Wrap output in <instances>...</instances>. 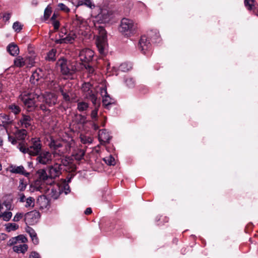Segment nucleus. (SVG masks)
<instances>
[{
	"label": "nucleus",
	"mask_w": 258,
	"mask_h": 258,
	"mask_svg": "<svg viewBox=\"0 0 258 258\" xmlns=\"http://www.w3.org/2000/svg\"><path fill=\"white\" fill-rule=\"evenodd\" d=\"M31 145L26 147L25 144L20 143L17 148L19 150L24 154L27 153L30 156H37L41 152L42 145L39 138H32L31 140Z\"/></svg>",
	"instance_id": "nucleus-1"
},
{
	"label": "nucleus",
	"mask_w": 258,
	"mask_h": 258,
	"mask_svg": "<svg viewBox=\"0 0 258 258\" xmlns=\"http://www.w3.org/2000/svg\"><path fill=\"white\" fill-rule=\"evenodd\" d=\"M91 20H84L81 17L76 15L73 19L72 26L73 29L78 33V34L85 36L90 30Z\"/></svg>",
	"instance_id": "nucleus-2"
},
{
	"label": "nucleus",
	"mask_w": 258,
	"mask_h": 258,
	"mask_svg": "<svg viewBox=\"0 0 258 258\" xmlns=\"http://www.w3.org/2000/svg\"><path fill=\"white\" fill-rule=\"evenodd\" d=\"M138 29L137 24L131 19L123 18L119 28V31L126 37L134 35Z\"/></svg>",
	"instance_id": "nucleus-3"
},
{
	"label": "nucleus",
	"mask_w": 258,
	"mask_h": 258,
	"mask_svg": "<svg viewBox=\"0 0 258 258\" xmlns=\"http://www.w3.org/2000/svg\"><path fill=\"white\" fill-rule=\"evenodd\" d=\"M56 66L64 75H71L78 71L75 65L73 64L70 61L67 60L64 58L59 59L56 62Z\"/></svg>",
	"instance_id": "nucleus-4"
},
{
	"label": "nucleus",
	"mask_w": 258,
	"mask_h": 258,
	"mask_svg": "<svg viewBox=\"0 0 258 258\" xmlns=\"http://www.w3.org/2000/svg\"><path fill=\"white\" fill-rule=\"evenodd\" d=\"M41 101L43 103L39 106V108L43 111H48L47 106L52 107L56 104L57 102V96L52 93L45 92L41 97Z\"/></svg>",
	"instance_id": "nucleus-5"
},
{
	"label": "nucleus",
	"mask_w": 258,
	"mask_h": 258,
	"mask_svg": "<svg viewBox=\"0 0 258 258\" xmlns=\"http://www.w3.org/2000/svg\"><path fill=\"white\" fill-rule=\"evenodd\" d=\"M97 30L99 36L96 40V46L101 54L105 53V50L107 45L106 31L103 26L98 27Z\"/></svg>",
	"instance_id": "nucleus-6"
},
{
	"label": "nucleus",
	"mask_w": 258,
	"mask_h": 258,
	"mask_svg": "<svg viewBox=\"0 0 258 258\" xmlns=\"http://www.w3.org/2000/svg\"><path fill=\"white\" fill-rule=\"evenodd\" d=\"M50 147L54 150V158L67 153L70 150V146L68 144L59 141L52 140L50 143Z\"/></svg>",
	"instance_id": "nucleus-7"
},
{
	"label": "nucleus",
	"mask_w": 258,
	"mask_h": 258,
	"mask_svg": "<svg viewBox=\"0 0 258 258\" xmlns=\"http://www.w3.org/2000/svg\"><path fill=\"white\" fill-rule=\"evenodd\" d=\"M94 55V51L89 48H84L80 50L79 53V57L80 60L86 63L84 65L85 68L88 70L90 73H93L94 69L89 64L93 59Z\"/></svg>",
	"instance_id": "nucleus-8"
},
{
	"label": "nucleus",
	"mask_w": 258,
	"mask_h": 258,
	"mask_svg": "<svg viewBox=\"0 0 258 258\" xmlns=\"http://www.w3.org/2000/svg\"><path fill=\"white\" fill-rule=\"evenodd\" d=\"M85 98L91 101L94 105L97 104V94L93 91L92 85L89 83L83 84L81 88Z\"/></svg>",
	"instance_id": "nucleus-9"
},
{
	"label": "nucleus",
	"mask_w": 258,
	"mask_h": 258,
	"mask_svg": "<svg viewBox=\"0 0 258 258\" xmlns=\"http://www.w3.org/2000/svg\"><path fill=\"white\" fill-rule=\"evenodd\" d=\"M19 99L23 102L25 107L30 111L34 109L37 106L35 101V97L32 93L24 91L19 96Z\"/></svg>",
	"instance_id": "nucleus-10"
},
{
	"label": "nucleus",
	"mask_w": 258,
	"mask_h": 258,
	"mask_svg": "<svg viewBox=\"0 0 258 258\" xmlns=\"http://www.w3.org/2000/svg\"><path fill=\"white\" fill-rule=\"evenodd\" d=\"M150 40L146 35L141 36L139 43V49L144 54H148V51L151 49V44Z\"/></svg>",
	"instance_id": "nucleus-11"
},
{
	"label": "nucleus",
	"mask_w": 258,
	"mask_h": 258,
	"mask_svg": "<svg viewBox=\"0 0 258 258\" xmlns=\"http://www.w3.org/2000/svg\"><path fill=\"white\" fill-rule=\"evenodd\" d=\"M40 213L36 210L27 212L24 215V221L26 224L33 225L36 223L40 218Z\"/></svg>",
	"instance_id": "nucleus-12"
},
{
	"label": "nucleus",
	"mask_w": 258,
	"mask_h": 258,
	"mask_svg": "<svg viewBox=\"0 0 258 258\" xmlns=\"http://www.w3.org/2000/svg\"><path fill=\"white\" fill-rule=\"evenodd\" d=\"M100 94L102 97L103 105L106 109H109L110 106L114 104V100L108 94L106 88H102L100 90Z\"/></svg>",
	"instance_id": "nucleus-13"
},
{
	"label": "nucleus",
	"mask_w": 258,
	"mask_h": 258,
	"mask_svg": "<svg viewBox=\"0 0 258 258\" xmlns=\"http://www.w3.org/2000/svg\"><path fill=\"white\" fill-rule=\"evenodd\" d=\"M50 178H55L59 176L61 173V169L59 162H55L53 165L49 166L47 168Z\"/></svg>",
	"instance_id": "nucleus-14"
},
{
	"label": "nucleus",
	"mask_w": 258,
	"mask_h": 258,
	"mask_svg": "<svg viewBox=\"0 0 258 258\" xmlns=\"http://www.w3.org/2000/svg\"><path fill=\"white\" fill-rule=\"evenodd\" d=\"M112 12L107 9H101L98 15V19L100 23H106L108 22L112 17Z\"/></svg>",
	"instance_id": "nucleus-15"
},
{
	"label": "nucleus",
	"mask_w": 258,
	"mask_h": 258,
	"mask_svg": "<svg viewBox=\"0 0 258 258\" xmlns=\"http://www.w3.org/2000/svg\"><path fill=\"white\" fill-rule=\"evenodd\" d=\"M19 201L20 203H25L24 207L26 208L32 209L35 205V199L34 198L29 197L26 198L25 195L23 193H19Z\"/></svg>",
	"instance_id": "nucleus-16"
},
{
	"label": "nucleus",
	"mask_w": 258,
	"mask_h": 258,
	"mask_svg": "<svg viewBox=\"0 0 258 258\" xmlns=\"http://www.w3.org/2000/svg\"><path fill=\"white\" fill-rule=\"evenodd\" d=\"M36 158L37 161L43 165L48 164L52 158L51 154L48 151H44L40 153Z\"/></svg>",
	"instance_id": "nucleus-17"
},
{
	"label": "nucleus",
	"mask_w": 258,
	"mask_h": 258,
	"mask_svg": "<svg viewBox=\"0 0 258 258\" xmlns=\"http://www.w3.org/2000/svg\"><path fill=\"white\" fill-rule=\"evenodd\" d=\"M32 121L33 118L29 115L23 113L18 122V124L23 128H28L32 126Z\"/></svg>",
	"instance_id": "nucleus-18"
},
{
	"label": "nucleus",
	"mask_w": 258,
	"mask_h": 258,
	"mask_svg": "<svg viewBox=\"0 0 258 258\" xmlns=\"http://www.w3.org/2000/svg\"><path fill=\"white\" fill-rule=\"evenodd\" d=\"M111 138L108 132L105 129L101 130L99 131L98 139L102 145L109 143Z\"/></svg>",
	"instance_id": "nucleus-19"
},
{
	"label": "nucleus",
	"mask_w": 258,
	"mask_h": 258,
	"mask_svg": "<svg viewBox=\"0 0 258 258\" xmlns=\"http://www.w3.org/2000/svg\"><path fill=\"white\" fill-rule=\"evenodd\" d=\"M10 172L13 173L20 174L28 177L30 173L25 170L24 167L22 166H11L10 167Z\"/></svg>",
	"instance_id": "nucleus-20"
},
{
	"label": "nucleus",
	"mask_w": 258,
	"mask_h": 258,
	"mask_svg": "<svg viewBox=\"0 0 258 258\" xmlns=\"http://www.w3.org/2000/svg\"><path fill=\"white\" fill-rule=\"evenodd\" d=\"M43 72L40 69H37L33 72L31 77L30 82L32 84H35L43 77Z\"/></svg>",
	"instance_id": "nucleus-21"
},
{
	"label": "nucleus",
	"mask_w": 258,
	"mask_h": 258,
	"mask_svg": "<svg viewBox=\"0 0 258 258\" xmlns=\"http://www.w3.org/2000/svg\"><path fill=\"white\" fill-rule=\"evenodd\" d=\"M55 162H59L60 168L62 169V166H67L70 163L71 160L69 157H67L63 155L57 156L55 158Z\"/></svg>",
	"instance_id": "nucleus-22"
},
{
	"label": "nucleus",
	"mask_w": 258,
	"mask_h": 258,
	"mask_svg": "<svg viewBox=\"0 0 258 258\" xmlns=\"http://www.w3.org/2000/svg\"><path fill=\"white\" fill-rule=\"evenodd\" d=\"M148 37L153 43H158L160 40L159 32L157 30H151L148 33Z\"/></svg>",
	"instance_id": "nucleus-23"
},
{
	"label": "nucleus",
	"mask_w": 258,
	"mask_h": 258,
	"mask_svg": "<svg viewBox=\"0 0 258 258\" xmlns=\"http://www.w3.org/2000/svg\"><path fill=\"white\" fill-rule=\"evenodd\" d=\"M81 34H78V33L73 29L67 35V36L63 38L65 43H72L73 41Z\"/></svg>",
	"instance_id": "nucleus-24"
},
{
	"label": "nucleus",
	"mask_w": 258,
	"mask_h": 258,
	"mask_svg": "<svg viewBox=\"0 0 258 258\" xmlns=\"http://www.w3.org/2000/svg\"><path fill=\"white\" fill-rule=\"evenodd\" d=\"M15 135L17 140L21 141H22L21 143H24V141L27 135V132L25 129L22 128L17 130L15 132Z\"/></svg>",
	"instance_id": "nucleus-25"
},
{
	"label": "nucleus",
	"mask_w": 258,
	"mask_h": 258,
	"mask_svg": "<svg viewBox=\"0 0 258 258\" xmlns=\"http://www.w3.org/2000/svg\"><path fill=\"white\" fill-rule=\"evenodd\" d=\"M48 190H50L51 197L54 199H56L59 197L62 189H60V187L56 185L55 186L54 185L50 186Z\"/></svg>",
	"instance_id": "nucleus-26"
},
{
	"label": "nucleus",
	"mask_w": 258,
	"mask_h": 258,
	"mask_svg": "<svg viewBox=\"0 0 258 258\" xmlns=\"http://www.w3.org/2000/svg\"><path fill=\"white\" fill-rule=\"evenodd\" d=\"M255 0H244V4L245 8L250 12H254L256 8Z\"/></svg>",
	"instance_id": "nucleus-27"
},
{
	"label": "nucleus",
	"mask_w": 258,
	"mask_h": 258,
	"mask_svg": "<svg viewBox=\"0 0 258 258\" xmlns=\"http://www.w3.org/2000/svg\"><path fill=\"white\" fill-rule=\"evenodd\" d=\"M13 250L17 253H25L28 249V246L24 243L20 242L18 244L13 247Z\"/></svg>",
	"instance_id": "nucleus-28"
},
{
	"label": "nucleus",
	"mask_w": 258,
	"mask_h": 258,
	"mask_svg": "<svg viewBox=\"0 0 258 258\" xmlns=\"http://www.w3.org/2000/svg\"><path fill=\"white\" fill-rule=\"evenodd\" d=\"M27 238L23 235H20L17 237H13L10 239L9 243L10 245L18 244L20 242L25 243L27 241Z\"/></svg>",
	"instance_id": "nucleus-29"
},
{
	"label": "nucleus",
	"mask_w": 258,
	"mask_h": 258,
	"mask_svg": "<svg viewBox=\"0 0 258 258\" xmlns=\"http://www.w3.org/2000/svg\"><path fill=\"white\" fill-rule=\"evenodd\" d=\"M7 51L12 56H16L19 53V48L18 46L13 43L10 44L8 46Z\"/></svg>",
	"instance_id": "nucleus-30"
},
{
	"label": "nucleus",
	"mask_w": 258,
	"mask_h": 258,
	"mask_svg": "<svg viewBox=\"0 0 258 258\" xmlns=\"http://www.w3.org/2000/svg\"><path fill=\"white\" fill-rule=\"evenodd\" d=\"M8 109L11 113L15 115L19 114L21 111L20 106L15 103H11L8 106Z\"/></svg>",
	"instance_id": "nucleus-31"
},
{
	"label": "nucleus",
	"mask_w": 258,
	"mask_h": 258,
	"mask_svg": "<svg viewBox=\"0 0 258 258\" xmlns=\"http://www.w3.org/2000/svg\"><path fill=\"white\" fill-rule=\"evenodd\" d=\"M0 120L3 126L10 124L13 122V120L10 117V116L5 113H0Z\"/></svg>",
	"instance_id": "nucleus-32"
},
{
	"label": "nucleus",
	"mask_w": 258,
	"mask_h": 258,
	"mask_svg": "<svg viewBox=\"0 0 258 258\" xmlns=\"http://www.w3.org/2000/svg\"><path fill=\"white\" fill-rule=\"evenodd\" d=\"M27 232L29 233L31 238L32 241L34 244H38L39 243V239L37 236V234L35 230L31 227H28Z\"/></svg>",
	"instance_id": "nucleus-33"
},
{
	"label": "nucleus",
	"mask_w": 258,
	"mask_h": 258,
	"mask_svg": "<svg viewBox=\"0 0 258 258\" xmlns=\"http://www.w3.org/2000/svg\"><path fill=\"white\" fill-rule=\"evenodd\" d=\"M89 104L85 101H77V109L79 112H83L87 111L89 108Z\"/></svg>",
	"instance_id": "nucleus-34"
},
{
	"label": "nucleus",
	"mask_w": 258,
	"mask_h": 258,
	"mask_svg": "<svg viewBox=\"0 0 258 258\" xmlns=\"http://www.w3.org/2000/svg\"><path fill=\"white\" fill-rule=\"evenodd\" d=\"M29 93H32L33 95V97L38 99L39 101H41V97L43 95L42 93L41 89L38 87H36L35 89H31V91Z\"/></svg>",
	"instance_id": "nucleus-35"
},
{
	"label": "nucleus",
	"mask_w": 258,
	"mask_h": 258,
	"mask_svg": "<svg viewBox=\"0 0 258 258\" xmlns=\"http://www.w3.org/2000/svg\"><path fill=\"white\" fill-rule=\"evenodd\" d=\"M56 50L52 48L49 51L45 57V59L48 61H55L56 59Z\"/></svg>",
	"instance_id": "nucleus-36"
},
{
	"label": "nucleus",
	"mask_w": 258,
	"mask_h": 258,
	"mask_svg": "<svg viewBox=\"0 0 258 258\" xmlns=\"http://www.w3.org/2000/svg\"><path fill=\"white\" fill-rule=\"evenodd\" d=\"M37 202L42 209L46 208L48 205V201L45 196H40L38 199Z\"/></svg>",
	"instance_id": "nucleus-37"
},
{
	"label": "nucleus",
	"mask_w": 258,
	"mask_h": 258,
	"mask_svg": "<svg viewBox=\"0 0 258 258\" xmlns=\"http://www.w3.org/2000/svg\"><path fill=\"white\" fill-rule=\"evenodd\" d=\"M38 174H39V179L41 180H42L43 181H45L48 178H49V174H48L47 170H45L44 169L39 170L38 172Z\"/></svg>",
	"instance_id": "nucleus-38"
},
{
	"label": "nucleus",
	"mask_w": 258,
	"mask_h": 258,
	"mask_svg": "<svg viewBox=\"0 0 258 258\" xmlns=\"http://www.w3.org/2000/svg\"><path fill=\"white\" fill-rule=\"evenodd\" d=\"M25 60L20 56L16 58L14 60V64L17 67H23L25 65Z\"/></svg>",
	"instance_id": "nucleus-39"
},
{
	"label": "nucleus",
	"mask_w": 258,
	"mask_h": 258,
	"mask_svg": "<svg viewBox=\"0 0 258 258\" xmlns=\"http://www.w3.org/2000/svg\"><path fill=\"white\" fill-rule=\"evenodd\" d=\"M85 151L82 149L77 150L73 154L75 159L78 161L81 160L85 155Z\"/></svg>",
	"instance_id": "nucleus-40"
},
{
	"label": "nucleus",
	"mask_w": 258,
	"mask_h": 258,
	"mask_svg": "<svg viewBox=\"0 0 258 258\" xmlns=\"http://www.w3.org/2000/svg\"><path fill=\"white\" fill-rule=\"evenodd\" d=\"M80 139L82 143L84 144H91L93 141V139L91 137L81 135Z\"/></svg>",
	"instance_id": "nucleus-41"
},
{
	"label": "nucleus",
	"mask_w": 258,
	"mask_h": 258,
	"mask_svg": "<svg viewBox=\"0 0 258 258\" xmlns=\"http://www.w3.org/2000/svg\"><path fill=\"white\" fill-rule=\"evenodd\" d=\"M12 216V213L9 211H5L3 213H0V218H2L5 221H8Z\"/></svg>",
	"instance_id": "nucleus-42"
},
{
	"label": "nucleus",
	"mask_w": 258,
	"mask_h": 258,
	"mask_svg": "<svg viewBox=\"0 0 258 258\" xmlns=\"http://www.w3.org/2000/svg\"><path fill=\"white\" fill-rule=\"evenodd\" d=\"M19 225L15 223H10L6 225V229L7 232L15 231L18 229Z\"/></svg>",
	"instance_id": "nucleus-43"
},
{
	"label": "nucleus",
	"mask_w": 258,
	"mask_h": 258,
	"mask_svg": "<svg viewBox=\"0 0 258 258\" xmlns=\"http://www.w3.org/2000/svg\"><path fill=\"white\" fill-rule=\"evenodd\" d=\"M76 119L77 122L81 124H85L87 122L86 116L81 114L76 116Z\"/></svg>",
	"instance_id": "nucleus-44"
},
{
	"label": "nucleus",
	"mask_w": 258,
	"mask_h": 258,
	"mask_svg": "<svg viewBox=\"0 0 258 258\" xmlns=\"http://www.w3.org/2000/svg\"><path fill=\"white\" fill-rule=\"evenodd\" d=\"M27 185V181L24 179H20L19 181V184L18 186V189L20 191H23L25 190Z\"/></svg>",
	"instance_id": "nucleus-45"
},
{
	"label": "nucleus",
	"mask_w": 258,
	"mask_h": 258,
	"mask_svg": "<svg viewBox=\"0 0 258 258\" xmlns=\"http://www.w3.org/2000/svg\"><path fill=\"white\" fill-rule=\"evenodd\" d=\"M95 107L94 109H93L91 113V118L95 121H97L98 119V107L99 106V105H97V104H96Z\"/></svg>",
	"instance_id": "nucleus-46"
},
{
	"label": "nucleus",
	"mask_w": 258,
	"mask_h": 258,
	"mask_svg": "<svg viewBox=\"0 0 258 258\" xmlns=\"http://www.w3.org/2000/svg\"><path fill=\"white\" fill-rule=\"evenodd\" d=\"M103 160L108 165H114L115 164L114 157L111 155L104 158Z\"/></svg>",
	"instance_id": "nucleus-47"
},
{
	"label": "nucleus",
	"mask_w": 258,
	"mask_h": 258,
	"mask_svg": "<svg viewBox=\"0 0 258 258\" xmlns=\"http://www.w3.org/2000/svg\"><path fill=\"white\" fill-rule=\"evenodd\" d=\"M131 69V65L126 62L121 63L119 67V70L122 72H127Z\"/></svg>",
	"instance_id": "nucleus-48"
},
{
	"label": "nucleus",
	"mask_w": 258,
	"mask_h": 258,
	"mask_svg": "<svg viewBox=\"0 0 258 258\" xmlns=\"http://www.w3.org/2000/svg\"><path fill=\"white\" fill-rule=\"evenodd\" d=\"M78 4L79 5H85L91 9L95 7L94 5L92 4L91 0H79Z\"/></svg>",
	"instance_id": "nucleus-49"
},
{
	"label": "nucleus",
	"mask_w": 258,
	"mask_h": 258,
	"mask_svg": "<svg viewBox=\"0 0 258 258\" xmlns=\"http://www.w3.org/2000/svg\"><path fill=\"white\" fill-rule=\"evenodd\" d=\"M22 25L19 22L17 21L14 23L13 25V29L17 32H19L22 29Z\"/></svg>",
	"instance_id": "nucleus-50"
},
{
	"label": "nucleus",
	"mask_w": 258,
	"mask_h": 258,
	"mask_svg": "<svg viewBox=\"0 0 258 258\" xmlns=\"http://www.w3.org/2000/svg\"><path fill=\"white\" fill-rule=\"evenodd\" d=\"M51 14V9L50 7H49L48 6L45 8V9L44 10V17L45 19L47 20V19H48V18L50 16Z\"/></svg>",
	"instance_id": "nucleus-51"
},
{
	"label": "nucleus",
	"mask_w": 258,
	"mask_h": 258,
	"mask_svg": "<svg viewBox=\"0 0 258 258\" xmlns=\"http://www.w3.org/2000/svg\"><path fill=\"white\" fill-rule=\"evenodd\" d=\"M125 82L126 85L130 88L134 87L135 86V81L133 78H127L125 80Z\"/></svg>",
	"instance_id": "nucleus-52"
},
{
	"label": "nucleus",
	"mask_w": 258,
	"mask_h": 258,
	"mask_svg": "<svg viewBox=\"0 0 258 258\" xmlns=\"http://www.w3.org/2000/svg\"><path fill=\"white\" fill-rule=\"evenodd\" d=\"M60 92L63 96V99L64 101L69 102L70 101V97L68 93L64 92L62 88L60 89Z\"/></svg>",
	"instance_id": "nucleus-53"
},
{
	"label": "nucleus",
	"mask_w": 258,
	"mask_h": 258,
	"mask_svg": "<svg viewBox=\"0 0 258 258\" xmlns=\"http://www.w3.org/2000/svg\"><path fill=\"white\" fill-rule=\"evenodd\" d=\"M24 215L23 213H17L14 217L13 220L15 222L19 221L22 218L24 217Z\"/></svg>",
	"instance_id": "nucleus-54"
},
{
	"label": "nucleus",
	"mask_w": 258,
	"mask_h": 258,
	"mask_svg": "<svg viewBox=\"0 0 258 258\" xmlns=\"http://www.w3.org/2000/svg\"><path fill=\"white\" fill-rule=\"evenodd\" d=\"M57 7L59 10H60L66 13H68L70 11L69 8H68V7L67 6H66L64 4H63L62 3L58 4L57 5Z\"/></svg>",
	"instance_id": "nucleus-55"
},
{
	"label": "nucleus",
	"mask_w": 258,
	"mask_h": 258,
	"mask_svg": "<svg viewBox=\"0 0 258 258\" xmlns=\"http://www.w3.org/2000/svg\"><path fill=\"white\" fill-rule=\"evenodd\" d=\"M17 139L15 137L9 136L8 137V141L11 142L13 145H15L17 144Z\"/></svg>",
	"instance_id": "nucleus-56"
},
{
	"label": "nucleus",
	"mask_w": 258,
	"mask_h": 258,
	"mask_svg": "<svg viewBox=\"0 0 258 258\" xmlns=\"http://www.w3.org/2000/svg\"><path fill=\"white\" fill-rule=\"evenodd\" d=\"M52 23L54 27V29L55 31L57 30L59 27V22L58 21L54 20V21H52Z\"/></svg>",
	"instance_id": "nucleus-57"
},
{
	"label": "nucleus",
	"mask_w": 258,
	"mask_h": 258,
	"mask_svg": "<svg viewBox=\"0 0 258 258\" xmlns=\"http://www.w3.org/2000/svg\"><path fill=\"white\" fill-rule=\"evenodd\" d=\"M60 189H62L61 191H62V190L64 191L65 194H67L70 192V186L68 184H65L63 186V189L62 188H60Z\"/></svg>",
	"instance_id": "nucleus-58"
},
{
	"label": "nucleus",
	"mask_w": 258,
	"mask_h": 258,
	"mask_svg": "<svg viewBox=\"0 0 258 258\" xmlns=\"http://www.w3.org/2000/svg\"><path fill=\"white\" fill-rule=\"evenodd\" d=\"M29 258H40L39 253L36 252H32L29 256Z\"/></svg>",
	"instance_id": "nucleus-59"
},
{
	"label": "nucleus",
	"mask_w": 258,
	"mask_h": 258,
	"mask_svg": "<svg viewBox=\"0 0 258 258\" xmlns=\"http://www.w3.org/2000/svg\"><path fill=\"white\" fill-rule=\"evenodd\" d=\"M55 44H62L65 43L63 38L59 37V39H56L54 41Z\"/></svg>",
	"instance_id": "nucleus-60"
},
{
	"label": "nucleus",
	"mask_w": 258,
	"mask_h": 258,
	"mask_svg": "<svg viewBox=\"0 0 258 258\" xmlns=\"http://www.w3.org/2000/svg\"><path fill=\"white\" fill-rule=\"evenodd\" d=\"M66 30L65 29H61L60 32L59 34V37L64 38V36L66 34Z\"/></svg>",
	"instance_id": "nucleus-61"
},
{
	"label": "nucleus",
	"mask_w": 258,
	"mask_h": 258,
	"mask_svg": "<svg viewBox=\"0 0 258 258\" xmlns=\"http://www.w3.org/2000/svg\"><path fill=\"white\" fill-rule=\"evenodd\" d=\"M92 209L91 208H87L86 210L85 211V214L86 215H89L90 214L92 213Z\"/></svg>",
	"instance_id": "nucleus-62"
},
{
	"label": "nucleus",
	"mask_w": 258,
	"mask_h": 258,
	"mask_svg": "<svg viewBox=\"0 0 258 258\" xmlns=\"http://www.w3.org/2000/svg\"><path fill=\"white\" fill-rule=\"evenodd\" d=\"M92 127L94 130L96 131L99 128V126L97 123L94 122L92 124Z\"/></svg>",
	"instance_id": "nucleus-63"
},
{
	"label": "nucleus",
	"mask_w": 258,
	"mask_h": 258,
	"mask_svg": "<svg viewBox=\"0 0 258 258\" xmlns=\"http://www.w3.org/2000/svg\"><path fill=\"white\" fill-rule=\"evenodd\" d=\"M35 188L36 190L42 191V187L41 186H37V185H35Z\"/></svg>",
	"instance_id": "nucleus-64"
}]
</instances>
